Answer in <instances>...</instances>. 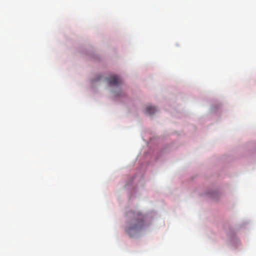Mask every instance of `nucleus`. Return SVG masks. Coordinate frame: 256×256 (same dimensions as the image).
<instances>
[{"instance_id":"nucleus-1","label":"nucleus","mask_w":256,"mask_h":256,"mask_svg":"<svg viewBox=\"0 0 256 256\" xmlns=\"http://www.w3.org/2000/svg\"><path fill=\"white\" fill-rule=\"evenodd\" d=\"M106 80L110 86H118L122 84L121 79L116 75L110 76L109 78H106Z\"/></svg>"},{"instance_id":"nucleus-2","label":"nucleus","mask_w":256,"mask_h":256,"mask_svg":"<svg viewBox=\"0 0 256 256\" xmlns=\"http://www.w3.org/2000/svg\"><path fill=\"white\" fill-rule=\"evenodd\" d=\"M156 111V108L151 106H146V113L150 115L153 114Z\"/></svg>"}]
</instances>
